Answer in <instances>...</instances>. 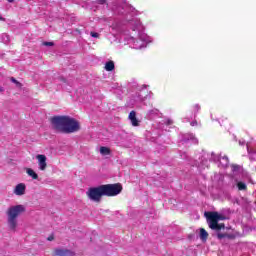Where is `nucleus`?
<instances>
[{
    "mask_svg": "<svg viewBox=\"0 0 256 256\" xmlns=\"http://www.w3.org/2000/svg\"><path fill=\"white\" fill-rule=\"evenodd\" d=\"M190 125H192V126H193V122H190Z\"/></svg>",
    "mask_w": 256,
    "mask_h": 256,
    "instance_id": "obj_33",
    "label": "nucleus"
},
{
    "mask_svg": "<svg viewBox=\"0 0 256 256\" xmlns=\"http://www.w3.org/2000/svg\"><path fill=\"white\" fill-rule=\"evenodd\" d=\"M102 190L104 197H117L123 191V186L120 183L103 184Z\"/></svg>",
    "mask_w": 256,
    "mask_h": 256,
    "instance_id": "obj_4",
    "label": "nucleus"
},
{
    "mask_svg": "<svg viewBox=\"0 0 256 256\" xmlns=\"http://www.w3.org/2000/svg\"><path fill=\"white\" fill-rule=\"evenodd\" d=\"M128 24L131 27L132 31H141V21L137 18H132L128 20Z\"/></svg>",
    "mask_w": 256,
    "mask_h": 256,
    "instance_id": "obj_9",
    "label": "nucleus"
},
{
    "mask_svg": "<svg viewBox=\"0 0 256 256\" xmlns=\"http://www.w3.org/2000/svg\"><path fill=\"white\" fill-rule=\"evenodd\" d=\"M4 20V18L0 15V21H3Z\"/></svg>",
    "mask_w": 256,
    "mask_h": 256,
    "instance_id": "obj_30",
    "label": "nucleus"
},
{
    "mask_svg": "<svg viewBox=\"0 0 256 256\" xmlns=\"http://www.w3.org/2000/svg\"><path fill=\"white\" fill-rule=\"evenodd\" d=\"M10 81H11L12 83H15V84H16V87H18V88H21V87H22L21 82L17 81V79H15L14 77H11V78H10Z\"/></svg>",
    "mask_w": 256,
    "mask_h": 256,
    "instance_id": "obj_19",
    "label": "nucleus"
},
{
    "mask_svg": "<svg viewBox=\"0 0 256 256\" xmlns=\"http://www.w3.org/2000/svg\"><path fill=\"white\" fill-rule=\"evenodd\" d=\"M0 41L2 42V43H4L5 45H7V43H9V41H11V39H10V37H9V35L8 34H2L1 36H0Z\"/></svg>",
    "mask_w": 256,
    "mask_h": 256,
    "instance_id": "obj_16",
    "label": "nucleus"
},
{
    "mask_svg": "<svg viewBox=\"0 0 256 256\" xmlns=\"http://www.w3.org/2000/svg\"><path fill=\"white\" fill-rule=\"evenodd\" d=\"M3 91H5V88H3L2 86H0V93H3Z\"/></svg>",
    "mask_w": 256,
    "mask_h": 256,
    "instance_id": "obj_26",
    "label": "nucleus"
},
{
    "mask_svg": "<svg viewBox=\"0 0 256 256\" xmlns=\"http://www.w3.org/2000/svg\"><path fill=\"white\" fill-rule=\"evenodd\" d=\"M172 123H173V121H171V120L167 121V125H171Z\"/></svg>",
    "mask_w": 256,
    "mask_h": 256,
    "instance_id": "obj_28",
    "label": "nucleus"
},
{
    "mask_svg": "<svg viewBox=\"0 0 256 256\" xmlns=\"http://www.w3.org/2000/svg\"><path fill=\"white\" fill-rule=\"evenodd\" d=\"M26 173H27V175H29V177H32V179H39V175H37L35 170H33L31 168H27Z\"/></svg>",
    "mask_w": 256,
    "mask_h": 256,
    "instance_id": "obj_14",
    "label": "nucleus"
},
{
    "mask_svg": "<svg viewBox=\"0 0 256 256\" xmlns=\"http://www.w3.org/2000/svg\"><path fill=\"white\" fill-rule=\"evenodd\" d=\"M100 153H101V155H110L111 150L108 147L101 146L100 147Z\"/></svg>",
    "mask_w": 256,
    "mask_h": 256,
    "instance_id": "obj_17",
    "label": "nucleus"
},
{
    "mask_svg": "<svg viewBox=\"0 0 256 256\" xmlns=\"http://www.w3.org/2000/svg\"><path fill=\"white\" fill-rule=\"evenodd\" d=\"M36 159H38V165L40 171H45L47 169V156L43 154H38L36 156Z\"/></svg>",
    "mask_w": 256,
    "mask_h": 256,
    "instance_id": "obj_8",
    "label": "nucleus"
},
{
    "mask_svg": "<svg viewBox=\"0 0 256 256\" xmlns=\"http://www.w3.org/2000/svg\"><path fill=\"white\" fill-rule=\"evenodd\" d=\"M232 169H234V171H235V170L239 169V166L238 165H232Z\"/></svg>",
    "mask_w": 256,
    "mask_h": 256,
    "instance_id": "obj_24",
    "label": "nucleus"
},
{
    "mask_svg": "<svg viewBox=\"0 0 256 256\" xmlns=\"http://www.w3.org/2000/svg\"><path fill=\"white\" fill-rule=\"evenodd\" d=\"M195 125H197V122H196V121L193 122V126H194V127H195Z\"/></svg>",
    "mask_w": 256,
    "mask_h": 256,
    "instance_id": "obj_31",
    "label": "nucleus"
},
{
    "mask_svg": "<svg viewBox=\"0 0 256 256\" xmlns=\"http://www.w3.org/2000/svg\"><path fill=\"white\" fill-rule=\"evenodd\" d=\"M194 143H199V142H198V141H196V140H195V138H194Z\"/></svg>",
    "mask_w": 256,
    "mask_h": 256,
    "instance_id": "obj_32",
    "label": "nucleus"
},
{
    "mask_svg": "<svg viewBox=\"0 0 256 256\" xmlns=\"http://www.w3.org/2000/svg\"><path fill=\"white\" fill-rule=\"evenodd\" d=\"M199 109H201V107L198 104L194 106V111H199Z\"/></svg>",
    "mask_w": 256,
    "mask_h": 256,
    "instance_id": "obj_22",
    "label": "nucleus"
},
{
    "mask_svg": "<svg viewBox=\"0 0 256 256\" xmlns=\"http://www.w3.org/2000/svg\"><path fill=\"white\" fill-rule=\"evenodd\" d=\"M53 239H55V237H54L53 235H51V236H49V237L47 238V241H53Z\"/></svg>",
    "mask_w": 256,
    "mask_h": 256,
    "instance_id": "obj_23",
    "label": "nucleus"
},
{
    "mask_svg": "<svg viewBox=\"0 0 256 256\" xmlns=\"http://www.w3.org/2000/svg\"><path fill=\"white\" fill-rule=\"evenodd\" d=\"M105 69L107 70V71H114L115 70V62H113V61H108V62H106V64H105Z\"/></svg>",
    "mask_w": 256,
    "mask_h": 256,
    "instance_id": "obj_15",
    "label": "nucleus"
},
{
    "mask_svg": "<svg viewBox=\"0 0 256 256\" xmlns=\"http://www.w3.org/2000/svg\"><path fill=\"white\" fill-rule=\"evenodd\" d=\"M114 13H117L118 15H125L127 13H133L135 11V8L133 6L123 3L121 5L115 6L113 8Z\"/></svg>",
    "mask_w": 256,
    "mask_h": 256,
    "instance_id": "obj_6",
    "label": "nucleus"
},
{
    "mask_svg": "<svg viewBox=\"0 0 256 256\" xmlns=\"http://www.w3.org/2000/svg\"><path fill=\"white\" fill-rule=\"evenodd\" d=\"M26 186L23 183L16 185L14 193L15 195H25Z\"/></svg>",
    "mask_w": 256,
    "mask_h": 256,
    "instance_id": "obj_12",
    "label": "nucleus"
},
{
    "mask_svg": "<svg viewBox=\"0 0 256 256\" xmlns=\"http://www.w3.org/2000/svg\"><path fill=\"white\" fill-rule=\"evenodd\" d=\"M55 256H75V252L67 249V248H56L54 250Z\"/></svg>",
    "mask_w": 256,
    "mask_h": 256,
    "instance_id": "obj_7",
    "label": "nucleus"
},
{
    "mask_svg": "<svg viewBox=\"0 0 256 256\" xmlns=\"http://www.w3.org/2000/svg\"><path fill=\"white\" fill-rule=\"evenodd\" d=\"M8 1V3H14L15 2V0H7Z\"/></svg>",
    "mask_w": 256,
    "mask_h": 256,
    "instance_id": "obj_29",
    "label": "nucleus"
},
{
    "mask_svg": "<svg viewBox=\"0 0 256 256\" xmlns=\"http://www.w3.org/2000/svg\"><path fill=\"white\" fill-rule=\"evenodd\" d=\"M52 129L58 133H77L81 130L79 121L71 116H54L50 119Z\"/></svg>",
    "mask_w": 256,
    "mask_h": 256,
    "instance_id": "obj_1",
    "label": "nucleus"
},
{
    "mask_svg": "<svg viewBox=\"0 0 256 256\" xmlns=\"http://www.w3.org/2000/svg\"><path fill=\"white\" fill-rule=\"evenodd\" d=\"M206 221L208 223L209 229L216 232L217 239H232L231 235L227 234V232L222 233L221 231H225V223H219V221H225V216L223 214H219V212H205Z\"/></svg>",
    "mask_w": 256,
    "mask_h": 256,
    "instance_id": "obj_2",
    "label": "nucleus"
},
{
    "mask_svg": "<svg viewBox=\"0 0 256 256\" xmlns=\"http://www.w3.org/2000/svg\"><path fill=\"white\" fill-rule=\"evenodd\" d=\"M200 239L201 241H203V243H205L207 239H209V233L207 232V230H205V228L200 229Z\"/></svg>",
    "mask_w": 256,
    "mask_h": 256,
    "instance_id": "obj_13",
    "label": "nucleus"
},
{
    "mask_svg": "<svg viewBox=\"0 0 256 256\" xmlns=\"http://www.w3.org/2000/svg\"><path fill=\"white\" fill-rule=\"evenodd\" d=\"M98 3H99L100 5H104L105 0H98Z\"/></svg>",
    "mask_w": 256,
    "mask_h": 256,
    "instance_id": "obj_25",
    "label": "nucleus"
},
{
    "mask_svg": "<svg viewBox=\"0 0 256 256\" xmlns=\"http://www.w3.org/2000/svg\"><path fill=\"white\" fill-rule=\"evenodd\" d=\"M90 35H91V37H94L95 39H97V37H99V33H97V32H91Z\"/></svg>",
    "mask_w": 256,
    "mask_h": 256,
    "instance_id": "obj_21",
    "label": "nucleus"
},
{
    "mask_svg": "<svg viewBox=\"0 0 256 256\" xmlns=\"http://www.w3.org/2000/svg\"><path fill=\"white\" fill-rule=\"evenodd\" d=\"M43 45L45 47H53V45H55V43H53V42H43Z\"/></svg>",
    "mask_w": 256,
    "mask_h": 256,
    "instance_id": "obj_20",
    "label": "nucleus"
},
{
    "mask_svg": "<svg viewBox=\"0 0 256 256\" xmlns=\"http://www.w3.org/2000/svg\"><path fill=\"white\" fill-rule=\"evenodd\" d=\"M25 213V206L16 205L8 208L7 211V223L10 231H15L17 229V217L21 214Z\"/></svg>",
    "mask_w": 256,
    "mask_h": 256,
    "instance_id": "obj_3",
    "label": "nucleus"
},
{
    "mask_svg": "<svg viewBox=\"0 0 256 256\" xmlns=\"http://www.w3.org/2000/svg\"><path fill=\"white\" fill-rule=\"evenodd\" d=\"M86 195L90 201H94V203H101V199L105 197L103 192V186L91 187L86 192Z\"/></svg>",
    "mask_w": 256,
    "mask_h": 256,
    "instance_id": "obj_5",
    "label": "nucleus"
},
{
    "mask_svg": "<svg viewBox=\"0 0 256 256\" xmlns=\"http://www.w3.org/2000/svg\"><path fill=\"white\" fill-rule=\"evenodd\" d=\"M63 83H67V80L65 78H60Z\"/></svg>",
    "mask_w": 256,
    "mask_h": 256,
    "instance_id": "obj_27",
    "label": "nucleus"
},
{
    "mask_svg": "<svg viewBox=\"0 0 256 256\" xmlns=\"http://www.w3.org/2000/svg\"><path fill=\"white\" fill-rule=\"evenodd\" d=\"M237 187H238L239 191H245V189H247V185L243 182H238Z\"/></svg>",
    "mask_w": 256,
    "mask_h": 256,
    "instance_id": "obj_18",
    "label": "nucleus"
},
{
    "mask_svg": "<svg viewBox=\"0 0 256 256\" xmlns=\"http://www.w3.org/2000/svg\"><path fill=\"white\" fill-rule=\"evenodd\" d=\"M128 119L131 121L133 127H139V120L137 119V112L132 110L129 113Z\"/></svg>",
    "mask_w": 256,
    "mask_h": 256,
    "instance_id": "obj_11",
    "label": "nucleus"
},
{
    "mask_svg": "<svg viewBox=\"0 0 256 256\" xmlns=\"http://www.w3.org/2000/svg\"><path fill=\"white\" fill-rule=\"evenodd\" d=\"M161 113L159 112V109L154 108L152 110H149L146 114V119H149L150 121L153 119H157Z\"/></svg>",
    "mask_w": 256,
    "mask_h": 256,
    "instance_id": "obj_10",
    "label": "nucleus"
}]
</instances>
